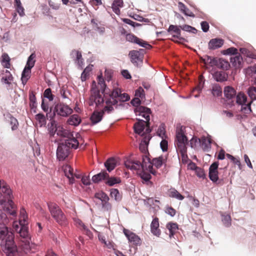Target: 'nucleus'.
I'll return each instance as SVG.
<instances>
[{"label": "nucleus", "instance_id": "1", "mask_svg": "<svg viewBox=\"0 0 256 256\" xmlns=\"http://www.w3.org/2000/svg\"><path fill=\"white\" fill-rule=\"evenodd\" d=\"M0 246L6 256H14L18 252L17 246L14 242V236L10 228L6 226L8 220L6 214L0 210Z\"/></svg>", "mask_w": 256, "mask_h": 256}, {"label": "nucleus", "instance_id": "2", "mask_svg": "<svg viewBox=\"0 0 256 256\" xmlns=\"http://www.w3.org/2000/svg\"><path fill=\"white\" fill-rule=\"evenodd\" d=\"M50 112H52L46 114V116L52 119L56 116L60 118H68L73 113L74 110L68 105L63 102H55L53 105L50 106Z\"/></svg>", "mask_w": 256, "mask_h": 256}, {"label": "nucleus", "instance_id": "3", "mask_svg": "<svg viewBox=\"0 0 256 256\" xmlns=\"http://www.w3.org/2000/svg\"><path fill=\"white\" fill-rule=\"evenodd\" d=\"M122 90L114 88L109 94V98L106 100L105 103L107 105L115 106L118 102H127L130 100V96L127 93H122Z\"/></svg>", "mask_w": 256, "mask_h": 256}, {"label": "nucleus", "instance_id": "4", "mask_svg": "<svg viewBox=\"0 0 256 256\" xmlns=\"http://www.w3.org/2000/svg\"><path fill=\"white\" fill-rule=\"evenodd\" d=\"M47 204L50 212L56 221L60 224H66V216L58 206L52 202H48Z\"/></svg>", "mask_w": 256, "mask_h": 256}, {"label": "nucleus", "instance_id": "5", "mask_svg": "<svg viewBox=\"0 0 256 256\" xmlns=\"http://www.w3.org/2000/svg\"><path fill=\"white\" fill-rule=\"evenodd\" d=\"M185 126H182L180 123L177 124L174 143L176 146H179L180 145H188L189 141L185 134Z\"/></svg>", "mask_w": 256, "mask_h": 256}, {"label": "nucleus", "instance_id": "6", "mask_svg": "<svg viewBox=\"0 0 256 256\" xmlns=\"http://www.w3.org/2000/svg\"><path fill=\"white\" fill-rule=\"evenodd\" d=\"M218 166V162H214L210 165L208 168V178L214 184H220L223 181L222 180H219Z\"/></svg>", "mask_w": 256, "mask_h": 256}, {"label": "nucleus", "instance_id": "7", "mask_svg": "<svg viewBox=\"0 0 256 256\" xmlns=\"http://www.w3.org/2000/svg\"><path fill=\"white\" fill-rule=\"evenodd\" d=\"M70 148L64 142L60 143L56 149V158L59 161H64L70 154Z\"/></svg>", "mask_w": 256, "mask_h": 256}, {"label": "nucleus", "instance_id": "8", "mask_svg": "<svg viewBox=\"0 0 256 256\" xmlns=\"http://www.w3.org/2000/svg\"><path fill=\"white\" fill-rule=\"evenodd\" d=\"M20 227L18 226L16 227V230L18 232L20 236L24 239V246H26V241L27 246L30 247V237L28 233L27 224H22V221L19 222Z\"/></svg>", "mask_w": 256, "mask_h": 256}, {"label": "nucleus", "instance_id": "9", "mask_svg": "<svg viewBox=\"0 0 256 256\" xmlns=\"http://www.w3.org/2000/svg\"><path fill=\"white\" fill-rule=\"evenodd\" d=\"M134 112L136 116H142L146 120L145 121L150 124V116L152 114L151 108L146 106H142L139 108H134Z\"/></svg>", "mask_w": 256, "mask_h": 256}, {"label": "nucleus", "instance_id": "10", "mask_svg": "<svg viewBox=\"0 0 256 256\" xmlns=\"http://www.w3.org/2000/svg\"><path fill=\"white\" fill-rule=\"evenodd\" d=\"M128 56L130 62L136 67L140 68L143 64L144 55L138 54L137 50L129 52Z\"/></svg>", "mask_w": 256, "mask_h": 256}, {"label": "nucleus", "instance_id": "11", "mask_svg": "<svg viewBox=\"0 0 256 256\" xmlns=\"http://www.w3.org/2000/svg\"><path fill=\"white\" fill-rule=\"evenodd\" d=\"M182 28V25L170 24L167 29V31L168 33L172 35L173 38H176L184 42H188V40L184 38L181 36Z\"/></svg>", "mask_w": 256, "mask_h": 256}, {"label": "nucleus", "instance_id": "12", "mask_svg": "<svg viewBox=\"0 0 256 256\" xmlns=\"http://www.w3.org/2000/svg\"><path fill=\"white\" fill-rule=\"evenodd\" d=\"M136 122L134 123L133 128L134 132L140 136H144V130L146 128V125H149L148 122L145 121L142 119L140 118H136Z\"/></svg>", "mask_w": 256, "mask_h": 256}, {"label": "nucleus", "instance_id": "13", "mask_svg": "<svg viewBox=\"0 0 256 256\" xmlns=\"http://www.w3.org/2000/svg\"><path fill=\"white\" fill-rule=\"evenodd\" d=\"M123 232L128 240V242L132 243L136 246L141 244L142 242L140 237L135 233L125 228L123 229Z\"/></svg>", "mask_w": 256, "mask_h": 256}, {"label": "nucleus", "instance_id": "14", "mask_svg": "<svg viewBox=\"0 0 256 256\" xmlns=\"http://www.w3.org/2000/svg\"><path fill=\"white\" fill-rule=\"evenodd\" d=\"M211 74L214 80L218 82H224L228 80V74L224 71L214 70Z\"/></svg>", "mask_w": 256, "mask_h": 256}, {"label": "nucleus", "instance_id": "15", "mask_svg": "<svg viewBox=\"0 0 256 256\" xmlns=\"http://www.w3.org/2000/svg\"><path fill=\"white\" fill-rule=\"evenodd\" d=\"M62 170L64 173L65 176L68 180L69 184H73L76 180L74 178V169L70 166L65 164L62 166Z\"/></svg>", "mask_w": 256, "mask_h": 256}, {"label": "nucleus", "instance_id": "16", "mask_svg": "<svg viewBox=\"0 0 256 256\" xmlns=\"http://www.w3.org/2000/svg\"><path fill=\"white\" fill-rule=\"evenodd\" d=\"M108 176V173L106 170H102L100 172L94 175L92 178V181L94 184H99L100 182L106 180V178Z\"/></svg>", "mask_w": 256, "mask_h": 256}, {"label": "nucleus", "instance_id": "17", "mask_svg": "<svg viewBox=\"0 0 256 256\" xmlns=\"http://www.w3.org/2000/svg\"><path fill=\"white\" fill-rule=\"evenodd\" d=\"M159 220L157 217H155L152 220L150 225V232L154 235L159 237L161 234V231L159 228Z\"/></svg>", "mask_w": 256, "mask_h": 256}, {"label": "nucleus", "instance_id": "18", "mask_svg": "<svg viewBox=\"0 0 256 256\" xmlns=\"http://www.w3.org/2000/svg\"><path fill=\"white\" fill-rule=\"evenodd\" d=\"M118 162L114 157L108 158L104 162V166L108 173L112 172L118 166Z\"/></svg>", "mask_w": 256, "mask_h": 256}, {"label": "nucleus", "instance_id": "19", "mask_svg": "<svg viewBox=\"0 0 256 256\" xmlns=\"http://www.w3.org/2000/svg\"><path fill=\"white\" fill-rule=\"evenodd\" d=\"M224 43V40L220 38H214L211 39L208 43V48L210 50H214L221 48Z\"/></svg>", "mask_w": 256, "mask_h": 256}, {"label": "nucleus", "instance_id": "20", "mask_svg": "<svg viewBox=\"0 0 256 256\" xmlns=\"http://www.w3.org/2000/svg\"><path fill=\"white\" fill-rule=\"evenodd\" d=\"M224 94L228 100H231L236 96V91L232 86H228L224 88Z\"/></svg>", "mask_w": 256, "mask_h": 256}, {"label": "nucleus", "instance_id": "21", "mask_svg": "<svg viewBox=\"0 0 256 256\" xmlns=\"http://www.w3.org/2000/svg\"><path fill=\"white\" fill-rule=\"evenodd\" d=\"M104 111H94L92 114L90 120L92 125H95L100 122L103 118Z\"/></svg>", "mask_w": 256, "mask_h": 256}, {"label": "nucleus", "instance_id": "22", "mask_svg": "<svg viewBox=\"0 0 256 256\" xmlns=\"http://www.w3.org/2000/svg\"><path fill=\"white\" fill-rule=\"evenodd\" d=\"M188 145H180L179 146H176L179 150V151L180 153L181 156L182 158V162L184 164H186L188 162V161L190 162V160L188 158L187 154V146Z\"/></svg>", "mask_w": 256, "mask_h": 256}, {"label": "nucleus", "instance_id": "23", "mask_svg": "<svg viewBox=\"0 0 256 256\" xmlns=\"http://www.w3.org/2000/svg\"><path fill=\"white\" fill-rule=\"evenodd\" d=\"M82 122L81 118L76 114L70 116L67 120V124L74 126H78Z\"/></svg>", "mask_w": 256, "mask_h": 256}, {"label": "nucleus", "instance_id": "24", "mask_svg": "<svg viewBox=\"0 0 256 256\" xmlns=\"http://www.w3.org/2000/svg\"><path fill=\"white\" fill-rule=\"evenodd\" d=\"M124 6L123 0H114L112 4V11L118 16L120 15V8Z\"/></svg>", "mask_w": 256, "mask_h": 256}, {"label": "nucleus", "instance_id": "25", "mask_svg": "<svg viewBox=\"0 0 256 256\" xmlns=\"http://www.w3.org/2000/svg\"><path fill=\"white\" fill-rule=\"evenodd\" d=\"M243 59L242 55L239 54L234 56L230 57V62L234 67L240 68L242 66Z\"/></svg>", "mask_w": 256, "mask_h": 256}, {"label": "nucleus", "instance_id": "26", "mask_svg": "<svg viewBox=\"0 0 256 256\" xmlns=\"http://www.w3.org/2000/svg\"><path fill=\"white\" fill-rule=\"evenodd\" d=\"M178 6L180 10L186 16L192 18L195 17L194 14L182 2H178Z\"/></svg>", "mask_w": 256, "mask_h": 256}, {"label": "nucleus", "instance_id": "27", "mask_svg": "<svg viewBox=\"0 0 256 256\" xmlns=\"http://www.w3.org/2000/svg\"><path fill=\"white\" fill-rule=\"evenodd\" d=\"M68 139L64 140V142L70 148L74 150L77 149L79 146V142L77 138L72 136H69Z\"/></svg>", "mask_w": 256, "mask_h": 256}, {"label": "nucleus", "instance_id": "28", "mask_svg": "<svg viewBox=\"0 0 256 256\" xmlns=\"http://www.w3.org/2000/svg\"><path fill=\"white\" fill-rule=\"evenodd\" d=\"M5 118L10 122V124L12 126L11 128L12 130H15L18 128V122L16 118H14L10 113L6 114Z\"/></svg>", "mask_w": 256, "mask_h": 256}, {"label": "nucleus", "instance_id": "29", "mask_svg": "<svg viewBox=\"0 0 256 256\" xmlns=\"http://www.w3.org/2000/svg\"><path fill=\"white\" fill-rule=\"evenodd\" d=\"M121 182L122 180L120 178L114 176H110L108 174V176L106 178V180L105 181V184L110 186H112L115 184L121 183Z\"/></svg>", "mask_w": 256, "mask_h": 256}, {"label": "nucleus", "instance_id": "30", "mask_svg": "<svg viewBox=\"0 0 256 256\" xmlns=\"http://www.w3.org/2000/svg\"><path fill=\"white\" fill-rule=\"evenodd\" d=\"M56 134L61 137L69 138V136H72V134L71 132L66 130L60 126H58L56 128Z\"/></svg>", "mask_w": 256, "mask_h": 256}, {"label": "nucleus", "instance_id": "31", "mask_svg": "<svg viewBox=\"0 0 256 256\" xmlns=\"http://www.w3.org/2000/svg\"><path fill=\"white\" fill-rule=\"evenodd\" d=\"M212 142L210 140L207 139L205 136H202L200 139V145L202 146L204 152H208L211 148Z\"/></svg>", "mask_w": 256, "mask_h": 256}, {"label": "nucleus", "instance_id": "32", "mask_svg": "<svg viewBox=\"0 0 256 256\" xmlns=\"http://www.w3.org/2000/svg\"><path fill=\"white\" fill-rule=\"evenodd\" d=\"M31 76V70H28L27 68H24L21 74V81L24 86L26 84Z\"/></svg>", "mask_w": 256, "mask_h": 256}, {"label": "nucleus", "instance_id": "33", "mask_svg": "<svg viewBox=\"0 0 256 256\" xmlns=\"http://www.w3.org/2000/svg\"><path fill=\"white\" fill-rule=\"evenodd\" d=\"M2 72L6 74V76L2 78L1 82L10 86L11 84L10 82L14 80V77L8 70H6L5 71L3 70Z\"/></svg>", "mask_w": 256, "mask_h": 256}, {"label": "nucleus", "instance_id": "34", "mask_svg": "<svg viewBox=\"0 0 256 256\" xmlns=\"http://www.w3.org/2000/svg\"><path fill=\"white\" fill-rule=\"evenodd\" d=\"M36 120L40 124V126H45L46 124L47 118L46 115L44 114L42 112H39L35 116Z\"/></svg>", "mask_w": 256, "mask_h": 256}, {"label": "nucleus", "instance_id": "35", "mask_svg": "<svg viewBox=\"0 0 256 256\" xmlns=\"http://www.w3.org/2000/svg\"><path fill=\"white\" fill-rule=\"evenodd\" d=\"M93 66H94L92 64H90L84 70L80 76L82 82H84L86 80L89 76L90 72L92 70V68Z\"/></svg>", "mask_w": 256, "mask_h": 256}, {"label": "nucleus", "instance_id": "36", "mask_svg": "<svg viewBox=\"0 0 256 256\" xmlns=\"http://www.w3.org/2000/svg\"><path fill=\"white\" fill-rule=\"evenodd\" d=\"M211 93L214 96L220 97L222 96V88L218 84H214L211 90Z\"/></svg>", "mask_w": 256, "mask_h": 256}, {"label": "nucleus", "instance_id": "37", "mask_svg": "<svg viewBox=\"0 0 256 256\" xmlns=\"http://www.w3.org/2000/svg\"><path fill=\"white\" fill-rule=\"evenodd\" d=\"M10 58L8 55L4 53L2 56V58L0 60V62L2 64V66H4V68H10Z\"/></svg>", "mask_w": 256, "mask_h": 256}, {"label": "nucleus", "instance_id": "38", "mask_svg": "<svg viewBox=\"0 0 256 256\" xmlns=\"http://www.w3.org/2000/svg\"><path fill=\"white\" fill-rule=\"evenodd\" d=\"M35 58L34 54H32L28 57L24 68H27L28 70H31L32 68L34 66L36 60H34Z\"/></svg>", "mask_w": 256, "mask_h": 256}, {"label": "nucleus", "instance_id": "39", "mask_svg": "<svg viewBox=\"0 0 256 256\" xmlns=\"http://www.w3.org/2000/svg\"><path fill=\"white\" fill-rule=\"evenodd\" d=\"M236 103L240 106L246 103L247 101V96L242 92H238L236 95Z\"/></svg>", "mask_w": 256, "mask_h": 256}, {"label": "nucleus", "instance_id": "40", "mask_svg": "<svg viewBox=\"0 0 256 256\" xmlns=\"http://www.w3.org/2000/svg\"><path fill=\"white\" fill-rule=\"evenodd\" d=\"M152 162L153 165H154L156 168H160L164 164V160L162 156L154 158Z\"/></svg>", "mask_w": 256, "mask_h": 256}, {"label": "nucleus", "instance_id": "41", "mask_svg": "<svg viewBox=\"0 0 256 256\" xmlns=\"http://www.w3.org/2000/svg\"><path fill=\"white\" fill-rule=\"evenodd\" d=\"M139 176L147 184H152V182L150 180L152 178L150 174L147 173L143 170L139 174Z\"/></svg>", "mask_w": 256, "mask_h": 256}, {"label": "nucleus", "instance_id": "42", "mask_svg": "<svg viewBox=\"0 0 256 256\" xmlns=\"http://www.w3.org/2000/svg\"><path fill=\"white\" fill-rule=\"evenodd\" d=\"M222 54L224 56H236L239 53L237 48L234 47H230L222 51Z\"/></svg>", "mask_w": 256, "mask_h": 256}, {"label": "nucleus", "instance_id": "43", "mask_svg": "<svg viewBox=\"0 0 256 256\" xmlns=\"http://www.w3.org/2000/svg\"><path fill=\"white\" fill-rule=\"evenodd\" d=\"M110 195L112 198H114V200L116 202H120L122 198L118 188H111L110 190Z\"/></svg>", "mask_w": 256, "mask_h": 256}, {"label": "nucleus", "instance_id": "44", "mask_svg": "<svg viewBox=\"0 0 256 256\" xmlns=\"http://www.w3.org/2000/svg\"><path fill=\"white\" fill-rule=\"evenodd\" d=\"M222 221L224 226L226 228H229L232 225V219L230 215L228 214H222Z\"/></svg>", "mask_w": 256, "mask_h": 256}, {"label": "nucleus", "instance_id": "45", "mask_svg": "<svg viewBox=\"0 0 256 256\" xmlns=\"http://www.w3.org/2000/svg\"><path fill=\"white\" fill-rule=\"evenodd\" d=\"M239 50L240 54L244 55L246 57L252 59H256V54L250 52L247 48H241Z\"/></svg>", "mask_w": 256, "mask_h": 256}, {"label": "nucleus", "instance_id": "46", "mask_svg": "<svg viewBox=\"0 0 256 256\" xmlns=\"http://www.w3.org/2000/svg\"><path fill=\"white\" fill-rule=\"evenodd\" d=\"M217 67L223 70H228L230 67V64L226 60L220 58Z\"/></svg>", "mask_w": 256, "mask_h": 256}, {"label": "nucleus", "instance_id": "47", "mask_svg": "<svg viewBox=\"0 0 256 256\" xmlns=\"http://www.w3.org/2000/svg\"><path fill=\"white\" fill-rule=\"evenodd\" d=\"M0 189H2V192L8 196L10 198L12 195V191L10 188L9 186L6 184H3L2 185V180H0Z\"/></svg>", "mask_w": 256, "mask_h": 256}, {"label": "nucleus", "instance_id": "48", "mask_svg": "<svg viewBox=\"0 0 256 256\" xmlns=\"http://www.w3.org/2000/svg\"><path fill=\"white\" fill-rule=\"evenodd\" d=\"M169 196L171 198H175L180 200H182L184 198V196L181 194L175 188L172 189V190L170 192Z\"/></svg>", "mask_w": 256, "mask_h": 256}, {"label": "nucleus", "instance_id": "49", "mask_svg": "<svg viewBox=\"0 0 256 256\" xmlns=\"http://www.w3.org/2000/svg\"><path fill=\"white\" fill-rule=\"evenodd\" d=\"M149 156L150 155H148V154H144L142 156V162H141V164L142 168V170L146 168L147 163L152 164V162Z\"/></svg>", "mask_w": 256, "mask_h": 256}, {"label": "nucleus", "instance_id": "50", "mask_svg": "<svg viewBox=\"0 0 256 256\" xmlns=\"http://www.w3.org/2000/svg\"><path fill=\"white\" fill-rule=\"evenodd\" d=\"M100 92H101L102 94L104 96V97L106 99L107 96L109 97V94H110V90L108 88L106 83L103 84H100Z\"/></svg>", "mask_w": 256, "mask_h": 256}, {"label": "nucleus", "instance_id": "51", "mask_svg": "<svg viewBox=\"0 0 256 256\" xmlns=\"http://www.w3.org/2000/svg\"><path fill=\"white\" fill-rule=\"evenodd\" d=\"M134 96L142 100L146 98L145 92L142 87L140 86L135 90Z\"/></svg>", "mask_w": 256, "mask_h": 256}, {"label": "nucleus", "instance_id": "52", "mask_svg": "<svg viewBox=\"0 0 256 256\" xmlns=\"http://www.w3.org/2000/svg\"><path fill=\"white\" fill-rule=\"evenodd\" d=\"M44 98H47L50 102H52L54 98V95L52 94L50 88H46L43 94Z\"/></svg>", "mask_w": 256, "mask_h": 256}, {"label": "nucleus", "instance_id": "53", "mask_svg": "<svg viewBox=\"0 0 256 256\" xmlns=\"http://www.w3.org/2000/svg\"><path fill=\"white\" fill-rule=\"evenodd\" d=\"M136 44L138 45L140 47L146 48L148 50H150L152 48V46L150 45L148 42L139 38H138V40H137V42Z\"/></svg>", "mask_w": 256, "mask_h": 256}, {"label": "nucleus", "instance_id": "54", "mask_svg": "<svg viewBox=\"0 0 256 256\" xmlns=\"http://www.w3.org/2000/svg\"><path fill=\"white\" fill-rule=\"evenodd\" d=\"M142 101L143 100L134 96V98L131 100L130 104L132 106L134 107V108H139L140 106H142Z\"/></svg>", "mask_w": 256, "mask_h": 256}, {"label": "nucleus", "instance_id": "55", "mask_svg": "<svg viewBox=\"0 0 256 256\" xmlns=\"http://www.w3.org/2000/svg\"><path fill=\"white\" fill-rule=\"evenodd\" d=\"M182 30L194 34H196L198 32V30L194 27L187 24L182 25Z\"/></svg>", "mask_w": 256, "mask_h": 256}, {"label": "nucleus", "instance_id": "56", "mask_svg": "<svg viewBox=\"0 0 256 256\" xmlns=\"http://www.w3.org/2000/svg\"><path fill=\"white\" fill-rule=\"evenodd\" d=\"M157 135L162 138H163L164 136L166 137V134L165 124L164 123H162L159 126L157 130Z\"/></svg>", "mask_w": 256, "mask_h": 256}, {"label": "nucleus", "instance_id": "57", "mask_svg": "<svg viewBox=\"0 0 256 256\" xmlns=\"http://www.w3.org/2000/svg\"><path fill=\"white\" fill-rule=\"evenodd\" d=\"M149 144L148 143H146L144 141H142L140 142V144H139V149L144 154H148V155H150V154L148 152V146Z\"/></svg>", "mask_w": 256, "mask_h": 256}, {"label": "nucleus", "instance_id": "58", "mask_svg": "<svg viewBox=\"0 0 256 256\" xmlns=\"http://www.w3.org/2000/svg\"><path fill=\"white\" fill-rule=\"evenodd\" d=\"M110 200L101 202L102 209L104 212H108L112 209V204L109 202Z\"/></svg>", "mask_w": 256, "mask_h": 256}, {"label": "nucleus", "instance_id": "59", "mask_svg": "<svg viewBox=\"0 0 256 256\" xmlns=\"http://www.w3.org/2000/svg\"><path fill=\"white\" fill-rule=\"evenodd\" d=\"M166 228L169 232H176L177 230H178V225L176 222H170L166 224Z\"/></svg>", "mask_w": 256, "mask_h": 256}, {"label": "nucleus", "instance_id": "60", "mask_svg": "<svg viewBox=\"0 0 256 256\" xmlns=\"http://www.w3.org/2000/svg\"><path fill=\"white\" fill-rule=\"evenodd\" d=\"M241 106L240 111L245 114H248L252 112L251 104L244 103Z\"/></svg>", "mask_w": 256, "mask_h": 256}, {"label": "nucleus", "instance_id": "61", "mask_svg": "<svg viewBox=\"0 0 256 256\" xmlns=\"http://www.w3.org/2000/svg\"><path fill=\"white\" fill-rule=\"evenodd\" d=\"M226 158L230 160L234 164H236L240 169L241 162L239 158H237L230 154H226Z\"/></svg>", "mask_w": 256, "mask_h": 256}, {"label": "nucleus", "instance_id": "62", "mask_svg": "<svg viewBox=\"0 0 256 256\" xmlns=\"http://www.w3.org/2000/svg\"><path fill=\"white\" fill-rule=\"evenodd\" d=\"M90 91L92 92V94L90 96L92 98H95V99L101 98L100 90H99L98 86L91 88Z\"/></svg>", "mask_w": 256, "mask_h": 256}, {"label": "nucleus", "instance_id": "63", "mask_svg": "<svg viewBox=\"0 0 256 256\" xmlns=\"http://www.w3.org/2000/svg\"><path fill=\"white\" fill-rule=\"evenodd\" d=\"M29 105H38L36 102V94L34 92L30 90L29 92Z\"/></svg>", "mask_w": 256, "mask_h": 256}, {"label": "nucleus", "instance_id": "64", "mask_svg": "<svg viewBox=\"0 0 256 256\" xmlns=\"http://www.w3.org/2000/svg\"><path fill=\"white\" fill-rule=\"evenodd\" d=\"M248 96L252 99L256 100V88L254 86L250 87L247 92Z\"/></svg>", "mask_w": 256, "mask_h": 256}]
</instances>
